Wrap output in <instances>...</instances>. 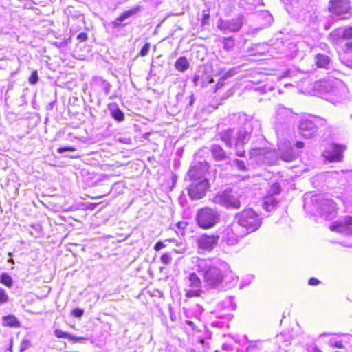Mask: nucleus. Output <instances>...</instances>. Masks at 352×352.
<instances>
[{
	"label": "nucleus",
	"mask_w": 352,
	"mask_h": 352,
	"mask_svg": "<svg viewBox=\"0 0 352 352\" xmlns=\"http://www.w3.org/2000/svg\"><path fill=\"white\" fill-rule=\"evenodd\" d=\"M195 270L202 277L206 287L210 289L219 287L230 271L229 265L221 260L195 258Z\"/></svg>",
	"instance_id": "f257e3e1"
},
{
	"label": "nucleus",
	"mask_w": 352,
	"mask_h": 352,
	"mask_svg": "<svg viewBox=\"0 0 352 352\" xmlns=\"http://www.w3.org/2000/svg\"><path fill=\"white\" fill-rule=\"evenodd\" d=\"M236 219L239 225L251 232L257 230L261 226V218L251 208L238 213Z\"/></svg>",
	"instance_id": "f03ea898"
},
{
	"label": "nucleus",
	"mask_w": 352,
	"mask_h": 352,
	"mask_svg": "<svg viewBox=\"0 0 352 352\" xmlns=\"http://www.w3.org/2000/svg\"><path fill=\"white\" fill-rule=\"evenodd\" d=\"M197 224L202 228H213L220 220L219 212L211 208L206 207L200 209L197 214Z\"/></svg>",
	"instance_id": "7ed1b4c3"
},
{
	"label": "nucleus",
	"mask_w": 352,
	"mask_h": 352,
	"mask_svg": "<svg viewBox=\"0 0 352 352\" xmlns=\"http://www.w3.org/2000/svg\"><path fill=\"white\" fill-rule=\"evenodd\" d=\"M329 12L340 19H348L351 16V7L349 0H331Z\"/></svg>",
	"instance_id": "20e7f679"
},
{
	"label": "nucleus",
	"mask_w": 352,
	"mask_h": 352,
	"mask_svg": "<svg viewBox=\"0 0 352 352\" xmlns=\"http://www.w3.org/2000/svg\"><path fill=\"white\" fill-rule=\"evenodd\" d=\"M348 98L349 91L346 86L341 82L332 87L326 96V100L334 104L342 102Z\"/></svg>",
	"instance_id": "39448f33"
},
{
	"label": "nucleus",
	"mask_w": 352,
	"mask_h": 352,
	"mask_svg": "<svg viewBox=\"0 0 352 352\" xmlns=\"http://www.w3.org/2000/svg\"><path fill=\"white\" fill-rule=\"evenodd\" d=\"M209 188L208 179L192 180L188 191L192 199L198 200L204 197Z\"/></svg>",
	"instance_id": "423d86ee"
},
{
	"label": "nucleus",
	"mask_w": 352,
	"mask_h": 352,
	"mask_svg": "<svg viewBox=\"0 0 352 352\" xmlns=\"http://www.w3.org/2000/svg\"><path fill=\"white\" fill-rule=\"evenodd\" d=\"M214 202L226 208L235 209L240 208V201L232 191L225 190L218 193L214 197Z\"/></svg>",
	"instance_id": "0eeeda50"
},
{
	"label": "nucleus",
	"mask_w": 352,
	"mask_h": 352,
	"mask_svg": "<svg viewBox=\"0 0 352 352\" xmlns=\"http://www.w3.org/2000/svg\"><path fill=\"white\" fill-rule=\"evenodd\" d=\"M330 230L338 233L352 235V216H344L342 219L334 221L330 226Z\"/></svg>",
	"instance_id": "6e6552de"
},
{
	"label": "nucleus",
	"mask_w": 352,
	"mask_h": 352,
	"mask_svg": "<svg viewBox=\"0 0 352 352\" xmlns=\"http://www.w3.org/2000/svg\"><path fill=\"white\" fill-rule=\"evenodd\" d=\"M243 23V16L239 15L237 17L229 21L219 20L218 22V28L226 32H235L239 31Z\"/></svg>",
	"instance_id": "1a4fd4ad"
},
{
	"label": "nucleus",
	"mask_w": 352,
	"mask_h": 352,
	"mask_svg": "<svg viewBox=\"0 0 352 352\" xmlns=\"http://www.w3.org/2000/svg\"><path fill=\"white\" fill-rule=\"evenodd\" d=\"M252 128L250 122H245L236 132L235 146H244L250 139Z\"/></svg>",
	"instance_id": "9d476101"
},
{
	"label": "nucleus",
	"mask_w": 352,
	"mask_h": 352,
	"mask_svg": "<svg viewBox=\"0 0 352 352\" xmlns=\"http://www.w3.org/2000/svg\"><path fill=\"white\" fill-rule=\"evenodd\" d=\"M208 165L206 162L196 163L191 166L188 171V176L190 180L207 179L205 174L208 172Z\"/></svg>",
	"instance_id": "9b49d317"
},
{
	"label": "nucleus",
	"mask_w": 352,
	"mask_h": 352,
	"mask_svg": "<svg viewBox=\"0 0 352 352\" xmlns=\"http://www.w3.org/2000/svg\"><path fill=\"white\" fill-rule=\"evenodd\" d=\"M274 153L263 148H254L250 151V157L258 163H271L270 157Z\"/></svg>",
	"instance_id": "f8f14e48"
},
{
	"label": "nucleus",
	"mask_w": 352,
	"mask_h": 352,
	"mask_svg": "<svg viewBox=\"0 0 352 352\" xmlns=\"http://www.w3.org/2000/svg\"><path fill=\"white\" fill-rule=\"evenodd\" d=\"M345 149L343 146L331 144L324 151V156L331 162H340L342 159V152Z\"/></svg>",
	"instance_id": "ddd939ff"
},
{
	"label": "nucleus",
	"mask_w": 352,
	"mask_h": 352,
	"mask_svg": "<svg viewBox=\"0 0 352 352\" xmlns=\"http://www.w3.org/2000/svg\"><path fill=\"white\" fill-rule=\"evenodd\" d=\"M317 131V126L310 120H302L299 124V132L305 138H311Z\"/></svg>",
	"instance_id": "4468645a"
},
{
	"label": "nucleus",
	"mask_w": 352,
	"mask_h": 352,
	"mask_svg": "<svg viewBox=\"0 0 352 352\" xmlns=\"http://www.w3.org/2000/svg\"><path fill=\"white\" fill-rule=\"evenodd\" d=\"M141 10L140 6L134 7L127 11L124 12L119 17L116 18L112 23L111 26L113 28H118L120 27H123L125 24H122V22L125 21L126 19L133 16V15L138 14Z\"/></svg>",
	"instance_id": "2eb2a0df"
},
{
	"label": "nucleus",
	"mask_w": 352,
	"mask_h": 352,
	"mask_svg": "<svg viewBox=\"0 0 352 352\" xmlns=\"http://www.w3.org/2000/svg\"><path fill=\"white\" fill-rule=\"evenodd\" d=\"M210 152L213 159L216 162H225L229 160V157L227 155L225 151L219 144H212L210 146Z\"/></svg>",
	"instance_id": "dca6fc26"
},
{
	"label": "nucleus",
	"mask_w": 352,
	"mask_h": 352,
	"mask_svg": "<svg viewBox=\"0 0 352 352\" xmlns=\"http://www.w3.org/2000/svg\"><path fill=\"white\" fill-rule=\"evenodd\" d=\"M219 136L228 147L231 148L233 144L232 140L235 139L236 131L234 129H228L219 133Z\"/></svg>",
	"instance_id": "f3484780"
},
{
	"label": "nucleus",
	"mask_w": 352,
	"mask_h": 352,
	"mask_svg": "<svg viewBox=\"0 0 352 352\" xmlns=\"http://www.w3.org/2000/svg\"><path fill=\"white\" fill-rule=\"evenodd\" d=\"M342 38L349 41L345 44V51L352 52V28L347 27L340 30Z\"/></svg>",
	"instance_id": "a211bd4d"
},
{
	"label": "nucleus",
	"mask_w": 352,
	"mask_h": 352,
	"mask_svg": "<svg viewBox=\"0 0 352 352\" xmlns=\"http://www.w3.org/2000/svg\"><path fill=\"white\" fill-rule=\"evenodd\" d=\"M322 210L324 213H327V218L334 217L336 214V206L331 200H326L324 202Z\"/></svg>",
	"instance_id": "6ab92c4d"
},
{
	"label": "nucleus",
	"mask_w": 352,
	"mask_h": 352,
	"mask_svg": "<svg viewBox=\"0 0 352 352\" xmlns=\"http://www.w3.org/2000/svg\"><path fill=\"white\" fill-rule=\"evenodd\" d=\"M186 284L191 288H200L201 281L195 272H191L189 274L188 277L186 278Z\"/></svg>",
	"instance_id": "aec40b11"
},
{
	"label": "nucleus",
	"mask_w": 352,
	"mask_h": 352,
	"mask_svg": "<svg viewBox=\"0 0 352 352\" xmlns=\"http://www.w3.org/2000/svg\"><path fill=\"white\" fill-rule=\"evenodd\" d=\"M279 201L273 196L267 195L263 201V208L265 210L270 212L278 206Z\"/></svg>",
	"instance_id": "412c9836"
},
{
	"label": "nucleus",
	"mask_w": 352,
	"mask_h": 352,
	"mask_svg": "<svg viewBox=\"0 0 352 352\" xmlns=\"http://www.w3.org/2000/svg\"><path fill=\"white\" fill-rule=\"evenodd\" d=\"M96 84L108 96L111 89V85L102 78L98 77L94 80Z\"/></svg>",
	"instance_id": "4be33fe9"
},
{
	"label": "nucleus",
	"mask_w": 352,
	"mask_h": 352,
	"mask_svg": "<svg viewBox=\"0 0 352 352\" xmlns=\"http://www.w3.org/2000/svg\"><path fill=\"white\" fill-rule=\"evenodd\" d=\"M175 67L179 72H185L189 67V63L185 56H182L176 60Z\"/></svg>",
	"instance_id": "5701e85b"
},
{
	"label": "nucleus",
	"mask_w": 352,
	"mask_h": 352,
	"mask_svg": "<svg viewBox=\"0 0 352 352\" xmlns=\"http://www.w3.org/2000/svg\"><path fill=\"white\" fill-rule=\"evenodd\" d=\"M315 59L316 63L318 67L327 68V66L330 62L329 56L322 54H318Z\"/></svg>",
	"instance_id": "b1692460"
},
{
	"label": "nucleus",
	"mask_w": 352,
	"mask_h": 352,
	"mask_svg": "<svg viewBox=\"0 0 352 352\" xmlns=\"http://www.w3.org/2000/svg\"><path fill=\"white\" fill-rule=\"evenodd\" d=\"M197 252L205 254L210 252L214 249V243H197Z\"/></svg>",
	"instance_id": "393cba45"
},
{
	"label": "nucleus",
	"mask_w": 352,
	"mask_h": 352,
	"mask_svg": "<svg viewBox=\"0 0 352 352\" xmlns=\"http://www.w3.org/2000/svg\"><path fill=\"white\" fill-rule=\"evenodd\" d=\"M229 287H233L236 285L239 280V277L233 273L230 268V271H228L227 276L224 279Z\"/></svg>",
	"instance_id": "a878e982"
},
{
	"label": "nucleus",
	"mask_w": 352,
	"mask_h": 352,
	"mask_svg": "<svg viewBox=\"0 0 352 352\" xmlns=\"http://www.w3.org/2000/svg\"><path fill=\"white\" fill-rule=\"evenodd\" d=\"M3 325L12 327H19V322L13 315H9L3 318Z\"/></svg>",
	"instance_id": "bb28decb"
},
{
	"label": "nucleus",
	"mask_w": 352,
	"mask_h": 352,
	"mask_svg": "<svg viewBox=\"0 0 352 352\" xmlns=\"http://www.w3.org/2000/svg\"><path fill=\"white\" fill-rule=\"evenodd\" d=\"M296 154L292 148L283 151L280 154V158L285 162H292L296 158Z\"/></svg>",
	"instance_id": "cd10ccee"
},
{
	"label": "nucleus",
	"mask_w": 352,
	"mask_h": 352,
	"mask_svg": "<svg viewBox=\"0 0 352 352\" xmlns=\"http://www.w3.org/2000/svg\"><path fill=\"white\" fill-rule=\"evenodd\" d=\"M292 113V112L290 109H286L285 107H283L280 104L278 105V107L277 109V116L280 117V119H284L285 118L291 116Z\"/></svg>",
	"instance_id": "c85d7f7f"
},
{
	"label": "nucleus",
	"mask_w": 352,
	"mask_h": 352,
	"mask_svg": "<svg viewBox=\"0 0 352 352\" xmlns=\"http://www.w3.org/2000/svg\"><path fill=\"white\" fill-rule=\"evenodd\" d=\"M0 282L8 287H11L13 285L12 278L8 273L1 274Z\"/></svg>",
	"instance_id": "c756f323"
},
{
	"label": "nucleus",
	"mask_w": 352,
	"mask_h": 352,
	"mask_svg": "<svg viewBox=\"0 0 352 352\" xmlns=\"http://www.w3.org/2000/svg\"><path fill=\"white\" fill-rule=\"evenodd\" d=\"M111 115L114 120L118 122H122L124 120V114L119 109H111Z\"/></svg>",
	"instance_id": "7c9ffc66"
},
{
	"label": "nucleus",
	"mask_w": 352,
	"mask_h": 352,
	"mask_svg": "<svg viewBox=\"0 0 352 352\" xmlns=\"http://www.w3.org/2000/svg\"><path fill=\"white\" fill-rule=\"evenodd\" d=\"M203 293V291L199 288H192V289L187 290L186 296L188 298L199 297Z\"/></svg>",
	"instance_id": "2f4dec72"
},
{
	"label": "nucleus",
	"mask_w": 352,
	"mask_h": 352,
	"mask_svg": "<svg viewBox=\"0 0 352 352\" xmlns=\"http://www.w3.org/2000/svg\"><path fill=\"white\" fill-rule=\"evenodd\" d=\"M281 191V188H280V186L279 184L278 183H274L271 186H270V188L269 190V195H271V196H273L274 195H277V194H279Z\"/></svg>",
	"instance_id": "473e14b6"
},
{
	"label": "nucleus",
	"mask_w": 352,
	"mask_h": 352,
	"mask_svg": "<svg viewBox=\"0 0 352 352\" xmlns=\"http://www.w3.org/2000/svg\"><path fill=\"white\" fill-rule=\"evenodd\" d=\"M223 43L224 48L228 50L234 45V40L233 39L232 37L224 38Z\"/></svg>",
	"instance_id": "72a5a7b5"
},
{
	"label": "nucleus",
	"mask_w": 352,
	"mask_h": 352,
	"mask_svg": "<svg viewBox=\"0 0 352 352\" xmlns=\"http://www.w3.org/2000/svg\"><path fill=\"white\" fill-rule=\"evenodd\" d=\"M9 300V296L6 292V291L0 287V305L5 304L8 302Z\"/></svg>",
	"instance_id": "f704fd0d"
},
{
	"label": "nucleus",
	"mask_w": 352,
	"mask_h": 352,
	"mask_svg": "<svg viewBox=\"0 0 352 352\" xmlns=\"http://www.w3.org/2000/svg\"><path fill=\"white\" fill-rule=\"evenodd\" d=\"M219 240L218 236L211 235H204L202 236L201 240L199 242H217Z\"/></svg>",
	"instance_id": "c9c22d12"
},
{
	"label": "nucleus",
	"mask_w": 352,
	"mask_h": 352,
	"mask_svg": "<svg viewBox=\"0 0 352 352\" xmlns=\"http://www.w3.org/2000/svg\"><path fill=\"white\" fill-rule=\"evenodd\" d=\"M261 16L265 19L266 25H271L273 21V17L268 11L264 10L261 12Z\"/></svg>",
	"instance_id": "e433bc0d"
},
{
	"label": "nucleus",
	"mask_w": 352,
	"mask_h": 352,
	"mask_svg": "<svg viewBox=\"0 0 352 352\" xmlns=\"http://www.w3.org/2000/svg\"><path fill=\"white\" fill-rule=\"evenodd\" d=\"M187 226V223L186 222H178L177 223V228L176 232L177 234L184 235V229Z\"/></svg>",
	"instance_id": "4c0bfd02"
},
{
	"label": "nucleus",
	"mask_w": 352,
	"mask_h": 352,
	"mask_svg": "<svg viewBox=\"0 0 352 352\" xmlns=\"http://www.w3.org/2000/svg\"><path fill=\"white\" fill-rule=\"evenodd\" d=\"M186 243H176V248H174L173 251L176 254H183L186 252Z\"/></svg>",
	"instance_id": "58836bf2"
},
{
	"label": "nucleus",
	"mask_w": 352,
	"mask_h": 352,
	"mask_svg": "<svg viewBox=\"0 0 352 352\" xmlns=\"http://www.w3.org/2000/svg\"><path fill=\"white\" fill-rule=\"evenodd\" d=\"M54 335L56 336V337H57L58 338H67V339L69 338V336H70L69 333L65 332L60 329H56L54 331Z\"/></svg>",
	"instance_id": "ea45409f"
},
{
	"label": "nucleus",
	"mask_w": 352,
	"mask_h": 352,
	"mask_svg": "<svg viewBox=\"0 0 352 352\" xmlns=\"http://www.w3.org/2000/svg\"><path fill=\"white\" fill-rule=\"evenodd\" d=\"M30 346H31V342L29 340H28V339L23 340L21 343L20 351L21 352L25 351V350L29 349L30 347Z\"/></svg>",
	"instance_id": "a19ab883"
},
{
	"label": "nucleus",
	"mask_w": 352,
	"mask_h": 352,
	"mask_svg": "<svg viewBox=\"0 0 352 352\" xmlns=\"http://www.w3.org/2000/svg\"><path fill=\"white\" fill-rule=\"evenodd\" d=\"M260 347L256 342H251V344L246 348V352H258Z\"/></svg>",
	"instance_id": "79ce46f5"
},
{
	"label": "nucleus",
	"mask_w": 352,
	"mask_h": 352,
	"mask_svg": "<svg viewBox=\"0 0 352 352\" xmlns=\"http://www.w3.org/2000/svg\"><path fill=\"white\" fill-rule=\"evenodd\" d=\"M151 48V43H146L141 49L140 52V56H146L150 50Z\"/></svg>",
	"instance_id": "37998d69"
},
{
	"label": "nucleus",
	"mask_w": 352,
	"mask_h": 352,
	"mask_svg": "<svg viewBox=\"0 0 352 352\" xmlns=\"http://www.w3.org/2000/svg\"><path fill=\"white\" fill-rule=\"evenodd\" d=\"M38 76L36 70L33 71L30 76L28 80L30 84H36L38 82Z\"/></svg>",
	"instance_id": "c03bdc74"
},
{
	"label": "nucleus",
	"mask_w": 352,
	"mask_h": 352,
	"mask_svg": "<svg viewBox=\"0 0 352 352\" xmlns=\"http://www.w3.org/2000/svg\"><path fill=\"white\" fill-rule=\"evenodd\" d=\"M234 163L236 164V167L239 170L245 171L246 170V166L245 165L244 162L239 160H235L234 161Z\"/></svg>",
	"instance_id": "a18cd8bd"
},
{
	"label": "nucleus",
	"mask_w": 352,
	"mask_h": 352,
	"mask_svg": "<svg viewBox=\"0 0 352 352\" xmlns=\"http://www.w3.org/2000/svg\"><path fill=\"white\" fill-rule=\"evenodd\" d=\"M329 345L331 346L338 348V349L344 348V346L342 344L341 341H335V340H331L329 342Z\"/></svg>",
	"instance_id": "49530a36"
},
{
	"label": "nucleus",
	"mask_w": 352,
	"mask_h": 352,
	"mask_svg": "<svg viewBox=\"0 0 352 352\" xmlns=\"http://www.w3.org/2000/svg\"><path fill=\"white\" fill-rule=\"evenodd\" d=\"M171 256H170V254L169 253H166V254H164L162 256H161V261H162V263H164V264H168L170 263L171 261Z\"/></svg>",
	"instance_id": "de8ad7c7"
},
{
	"label": "nucleus",
	"mask_w": 352,
	"mask_h": 352,
	"mask_svg": "<svg viewBox=\"0 0 352 352\" xmlns=\"http://www.w3.org/2000/svg\"><path fill=\"white\" fill-rule=\"evenodd\" d=\"M236 155L239 157H243L245 155V151L243 146H235Z\"/></svg>",
	"instance_id": "09e8293b"
},
{
	"label": "nucleus",
	"mask_w": 352,
	"mask_h": 352,
	"mask_svg": "<svg viewBox=\"0 0 352 352\" xmlns=\"http://www.w3.org/2000/svg\"><path fill=\"white\" fill-rule=\"evenodd\" d=\"M69 340H74V342H81L86 340L87 338L84 337H76L70 334Z\"/></svg>",
	"instance_id": "8fccbe9b"
},
{
	"label": "nucleus",
	"mask_w": 352,
	"mask_h": 352,
	"mask_svg": "<svg viewBox=\"0 0 352 352\" xmlns=\"http://www.w3.org/2000/svg\"><path fill=\"white\" fill-rule=\"evenodd\" d=\"M75 151V148L73 147H71V146L60 147L58 149V152L59 153H63V152H65V151Z\"/></svg>",
	"instance_id": "3c124183"
},
{
	"label": "nucleus",
	"mask_w": 352,
	"mask_h": 352,
	"mask_svg": "<svg viewBox=\"0 0 352 352\" xmlns=\"http://www.w3.org/2000/svg\"><path fill=\"white\" fill-rule=\"evenodd\" d=\"M87 35L86 33H84V32L80 33L77 36V39L79 40L80 41H85V40H87Z\"/></svg>",
	"instance_id": "603ef678"
},
{
	"label": "nucleus",
	"mask_w": 352,
	"mask_h": 352,
	"mask_svg": "<svg viewBox=\"0 0 352 352\" xmlns=\"http://www.w3.org/2000/svg\"><path fill=\"white\" fill-rule=\"evenodd\" d=\"M73 314L76 317H80L83 314V311L82 309H75L73 310Z\"/></svg>",
	"instance_id": "864d4df0"
},
{
	"label": "nucleus",
	"mask_w": 352,
	"mask_h": 352,
	"mask_svg": "<svg viewBox=\"0 0 352 352\" xmlns=\"http://www.w3.org/2000/svg\"><path fill=\"white\" fill-rule=\"evenodd\" d=\"M320 283V280L315 278H311L309 280V285H318Z\"/></svg>",
	"instance_id": "5fc2aeb1"
},
{
	"label": "nucleus",
	"mask_w": 352,
	"mask_h": 352,
	"mask_svg": "<svg viewBox=\"0 0 352 352\" xmlns=\"http://www.w3.org/2000/svg\"><path fill=\"white\" fill-rule=\"evenodd\" d=\"M253 279H254V276H252V275H251V276H250L248 277V282H247V283L243 282V283H241V287H243V286H245V285H249V284L252 282V280Z\"/></svg>",
	"instance_id": "6e6d98bb"
},
{
	"label": "nucleus",
	"mask_w": 352,
	"mask_h": 352,
	"mask_svg": "<svg viewBox=\"0 0 352 352\" xmlns=\"http://www.w3.org/2000/svg\"><path fill=\"white\" fill-rule=\"evenodd\" d=\"M165 246L164 243H155V250H160Z\"/></svg>",
	"instance_id": "4d7b16f0"
},
{
	"label": "nucleus",
	"mask_w": 352,
	"mask_h": 352,
	"mask_svg": "<svg viewBox=\"0 0 352 352\" xmlns=\"http://www.w3.org/2000/svg\"><path fill=\"white\" fill-rule=\"evenodd\" d=\"M296 146L298 148H302L304 146V143L302 142L298 141L296 143Z\"/></svg>",
	"instance_id": "13d9d810"
},
{
	"label": "nucleus",
	"mask_w": 352,
	"mask_h": 352,
	"mask_svg": "<svg viewBox=\"0 0 352 352\" xmlns=\"http://www.w3.org/2000/svg\"><path fill=\"white\" fill-rule=\"evenodd\" d=\"M233 75V72L232 70L229 71L228 72H227L224 76H223V80L228 78V77H230Z\"/></svg>",
	"instance_id": "bf43d9fd"
},
{
	"label": "nucleus",
	"mask_w": 352,
	"mask_h": 352,
	"mask_svg": "<svg viewBox=\"0 0 352 352\" xmlns=\"http://www.w3.org/2000/svg\"><path fill=\"white\" fill-rule=\"evenodd\" d=\"M193 81H194L195 85H198L199 81V76L198 75L195 76Z\"/></svg>",
	"instance_id": "052dcab7"
},
{
	"label": "nucleus",
	"mask_w": 352,
	"mask_h": 352,
	"mask_svg": "<svg viewBox=\"0 0 352 352\" xmlns=\"http://www.w3.org/2000/svg\"><path fill=\"white\" fill-rule=\"evenodd\" d=\"M223 85V83L221 82H218V83L216 85L215 91L220 89Z\"/></svg>",
	"instance_id": "680f3d73"
},
{
	"label": "nucleus",
	"mask_w": 352,
	"mask_h": 352,
	"mask_svg": "<svg viewBox=\"0 0 352 352\" xmlns=\"http://www.w3.org/2000/svg\"><path fill=\"white\" fill-rule=\"evenodd\" d=\"M33 228H34L36 232L38 233L41 230V226L40 225H36V226H34Z\"/></svg>",
	"instance_id": "e2e57ef3"
},
{
	"label": "nucleus",
	"mask_w": 352,
	"mask_h": 352,
	"mask_svg": "<svg viewBox=\"0 0 352 352\" xmlns=\"http://www.w3.org/2000/svg\"><path fill=\"white\" fill-rule=\"evenodd\" d=\"M212 82H213V79H212V78H210L208 83H211Z\"/></svg>",
	"instance_id": "0e129e2a"
},
{
	"label": "nucleus",
	"mask_w": 352,
	"mask_h": 352,
	"mask_svg": "<svg viewBox=\"0 0 352 352\" xmlns=\"http://www.w3.org/2000/svg\"><path fill=\"white\" fill-rule=\"evenodd\" d=\"M6 352H12L11 349H8Z\"/></svg>",
	"instance_id": "69168bd1"
},
{
	"label": "nucleus",
	"mask_w": 352,
	"mask_h": 352,
	"mask_svg": "<svg viewBox=\"0 0 352 352\" xmlns=\"http://www.w3.org/2000/svg\"><path fill=\"white\" fill-rule=\"evenodd\" d=\"M244 338H245V340H247V336H244Z\"/></svg>",
	"instance_id": "338daca9"
},
{
	"label": "nucleus",
	"mask_w": 352,
	"mask_h": 352,
	"mask_svg": "<svg viewBox=\"0 0 352 352\" xmlns=\"http://www.w3.org/2000/svg\"><path fill=\"white\" fill-rule=\"evenodd\" d=\"M318 352H321V351H318Z\"/></svg>",
	"instance_id": "774afa93"
}]
</instances>
